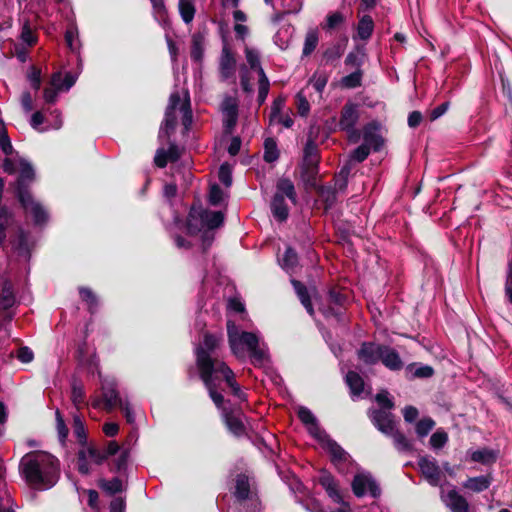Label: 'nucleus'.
I'll list each match as a JSON object with an SVG mask.
<instances>
[{"label":"nucleus","instance_id":"obj_56","mask_svg":"<svg viewBox=\"0 0 512 512\" xmlns=\"http://www.w3.org/2000/svg\"><path fill=\"white\" fill-rule=\"evenodd\" d=\"M219 180L225 186L230 187L232 184V169L230 164L224 163L219 168Z\"/></svg>","mask_w":512,"mask_h":512},{"label":"nucleus","instance_id":"obj_8","mask_svg":"<svg viewBox=\"0 0 512 512\" xmlns=\"http://www.w3.org/2000/svg\"><path fill=\"white\" fill-rule=\"evenodd\" d=\"M199 372L201 380L204 381L205 386L209 391L211 400L219 409L223 410V408H225L223 406L224 399L222 394L219 393L215 387L213 378L215 374L213 372V366L210 361L202 354L199 356Z\"/></svg>","mask_w":512,"mask_h":512},{"label":"nucleus","instance_id":"obj_52","mask_svg":"<svg viewBox=\"0 0 512 512\" xmlns=\"http://www.w3.org/2000/svg\"><path fill=\"white\" fill-rule=\"evenodd\" d=\"M72 402L78 410L85 401V391L82 385L74 383L72 386Z\"/></svg>","mask_w":512,"mask_h":512},{"label":"nucleus","instance_id":"obj_43","mask_svg":"<svg viewBox=\"0 0 512 512\" xmlns=\"http://www.w3.org/2000/svg\"><path fill=\"white\" fill-rule=\"evenodd\" d=\"M20 40L27 46L31 47L37 43V36L34 34L30 22L25 20L21 25Z\"/></svg>","mask_w":512,"mask_h":512},{"label":"nucleus","instance_id":"obj_20","mask_svg":"<svg viewBox=\"0 0 512 512\" xmlns=\"http://www.w3.org/2000/svg\"><path fill=\"white\" fill-rule=\"evenodd\" d=\"M187 232L190 235H196L204 232V241L208 239V232L206 231L205 224L199 213V206H192L187 218Z\"/></svg>","mask_w":512,"mask_h":512},{"label":"nucleus","instance_id":"obj_23","mask_svg":"<svg viewBox=\"0 0 512 512\" xmlns=\"http://www.w3.org/2000/svg\"><path fill=\"white\" fill-rule=\"evenodd\" d=\"M198 207L202 220H204L206 231L208 232V239L211 241L212 237L209 236L210 231L214 228H218L223 224L224 216L219 211H209L200 206Z\"/></svg>","mask_w":512,"mask_h":512},{"label":"nucleus","instance_id":"obj_63","mask_svg":"<svg viewBox=\"0 0 512 512\" xmlns=\"http://www.w3.org/2000/svg\"><path fill=\"white\" fill-rule=\"evenodd\" d=\"M28 80L34 90H39L41 85V72L35 67H31L28 72Z\"/></svg>","mask_w":512,"mask_h":512},{"label":"nucleus","instance_id":"obj_31","mask_svg":"<svg viewBox=\"0 0 512 512\" xmlns=\"http://www.w3.org/2000/svg\"><path fill=\"white\" fill-rule=\"evenodd\" d=\"M470 459L475 463L490 464L497 460V453L490 449L484 448L470 452Z\"/></svg>","mask_w":512,"mask_h":512},{"label":"nucleus","instance_id":"obj_18","mask_svg":"<svg viewBox=\"0 0 512 512\" xmlns=\"http://www.w3.org/2000/svg\"><path fill=\"white\" fill-rule=\"evenodd\" d=\"M221 338L216 335L206 334L204 337V342L196 348V357H197V367L199 368V356L202 354L204 357L210 361L211 364L217 362H223L222 360L213 359L211 354L215 351L219 344Z\"/></svg>","mask_w":512,"mask_h":512},{"label":"nucleus","instance_id":"obj_9","mask_svg":"<svg viewBox=\"0 0 512 512\" xmlns=\"http://www.w3.org/2000/svg\"><path fill=\"white\" fill-rule=\"evenodd\" d=\"M323 449L330 453L331 461L341 473H347V466L352 465L351 456L338 445L328 434L317 440Z\"/></svg>","mask_w":512,"mask_h":512},{"label":"nucleus","instance_id":"obj_48","mask_svg":"<svg viewBox=\"0 0 512 512\" xmlns=\"http://www.w3.org/2000/svg\"><path fill=\"white\" fill-rule=\"evenodd\" d=\"M280 263H282V267L286 270H291L297 266L298 263V256L294 249L288 247L285 251V254L280 260Z\"/></svg>","mask_w":512,"mask_h":512},{"label":"nucleus","instance_id":"obj_10","mask_svg":"<svg viewBox=\"0 0 512 512\" xmlns=\"http://www.w3.org/2000/svg\"><path fill=\"white\" fill-rule=\"evenodd\" d=\"M352 489L357 497H363L369 493L370 496L377 498L381 493L377 482L368 472H359L354 476Z\"/></svg>","mask_w":512,"mask_h":512},{"label":"nucleus","instance_id":"obj_26","mask_svg":"<svg viewBox=\"0 0 512 512\" xmlns=\"http://www.w3.org/2000/svg\"><path fill=\"white\" fill-rule=\"evenodd\" d=\"M375 151H378L383 145V139L378 133V128L375 124H367L364 128V144Z\"/></svg>","mask_w":512,"mask_h":512},{"label":"nucleus","instance_id":"obj_54","mask_svg":"<svg viewBox=\"0 0 512 512\" xmlns=\"http://www.w3.org/2000/svg\"><path fill=\"white\" fill-rule=\"evenodd\" d=\"M318 34L317 32H308L306 36V40H304L303 51L304 55H309L314 51L318 44Z\"/></svg>","mask_w":512,"mask_h":512},{"label":"nucleus","instance_id":"obj_49","mask_svg":"<svg viewBox=\"0 0 512 512\" xmlns=\"http://www.w3.org/2000/svg\"><path fill=\"white\" fill-rule=\"evenodd\" d=\"M327 83V76L324 72H316L310 78L308 85H311L314 90L322 93Z\"/></svg>","mask_w":512,"mask_h":512},{"label":"nucleus","instance_id":"obj_53","mask_svg":"<svg viewBox=\"0 0 512 512\" xmlns=\"http://www.w3.org/2000/svg\"><path fill=\"white\" fill-rule=\"evenodd\" d=\"M55 421H56V431H58L59 440L62 443H65V440L68 435V429L65 425V422H64V419L62 417L60 410L55 411Z\"/></svg>","mask_w":512,"mask_h":512},{"label":"nucleus","instance_id":"obj_19","mask_svg":"<svg viewBox=\"0 0 512 512\" xmlns=\"http://www.w3.org/2000/svg\"><path fill=\"white\" fill-rule=\"evenodd\" d=\"M369 417L372 419L376 428L382 433L392 434L394 422L389 410H372L370 411Z\"/></svg>","mask_w":512,"mask_h":512},{"label":"nucleus","instance_id":"obj_34","mask_svg":"<svg viewBox=\"0 0 512 512\" xmlns=\"http://www.w3.org/2000/svg\"><path fill=\"white\" fill-rule=\"evenodd\" d=\"M251 493V488L249 487L248 478L245 475H239L236 477L235 482V492L234 496L238 500H246Z\"/></svg>","mask_w":512,"mask_h":512},{"label":"nucleus","instance_id":"obj_14","mask_svg":"<svg viewBox=\"0 0 512 512\" xmlns=\"http://www.w3.org/2000/svg\"><path fill=\"white\" fill-rule=\"evenodd\" d=\"M418 464L426 481L432 486H437L441 482V468L437 465L434 458L429 456L421 457Z\"/></svg>","mask_w":512,"mask_h":512},{"label":"nucleus","instance_id":"obj_1","mask_svg":"<svg viewBox=\"0 0 512 512\" xmlns=\"http://www.w3.org/2000/svg\"><path fill=\"white\" fill-rule=\"evenodd\" d=\"M19 473L30 486L48 489L59 479L60 463L49 452H28L19 462Z\"/></svg>","mask_w":512,"mask_h":512},{"label":"nucleus","instance_id":"obj_42","mask_svg":"<svg viewBox=\"0 0 512 512\" xmlns=\"http://www.w3.org/2000/svg\"><path fill=\"white\" fill-rule=\"evenodd\" d=\"M490 482L487 477L479 476L474 478H469L466 483H464V487L470 489L474 492H482L488 489Z\"/></svg>","mask_w":512,"mask_h":512},{"label":"nucleus","instance_id":"obj_15","mask_svg":"<svg viewBox=\"0 0 512 512\" xmlns=\"http://www.w3.org/2000/svg\"><path fill=\"white\" fill-rule=\"evenodd\" d=\"M386 346L374 342H364L357 351L359 361L366 365H375L380 361L383 349Z\"/></svg>","mask_w":512,"mask_h":512},{"label":"nucleus","instance_id":"obj_44","mask_svg":"<svg viewBox=\"0 0 512 512\" xmlns=\"http://www.w3.org/2000/svg\"><path fill=\"white\" fill-rule=\"evenodd\" d=\"M388 435L392 437L394 446H396L399 451L408 452L411 450V443L400 431L393 429L392 434Z\"/></svg>","mask_w":512,"mask_h":512},{"label":"nucleus","instance_id":"obj_37","mask_svg":"<svg viewBox=\"0 0 512 512\" xmlns=\"http://www.w3.org/2000/svg\"><path fill=\"white\" fill-rule=\"evenodd\" d=\"M98 486L100 489H102L104 492L108 493L109 495H114L116 493H120L123 490V483L117 477L112 478L111 480L101 479L98 482Z\"/></svg>","mask_w":512,"mask_h":512},{"label":"nucleus","instance_id":"obj_59","mask_svg":"<svg viewBox=\"0 0 512 512\" xmlns=\"http://www.w3.org/2000/svg\"><path fill=\"white\" fill-rule=\"evenodd\" d=\"M245 57L248 64H250L252 69H255L257 73L259 74V70L263 69L261 66V62H259V55L258 52L253 49H246L245 50Z\"/></svg>","mask_w":512,"mask_h":512},{"label":"nucleus","instance_id":"obj_35","mask_svg":"<svg viewBox=\"0 0 512 512\" xmlns=\"http://www.w3.org/2000/svg\"><path fill=\"white\" fill-rule=\"evenodd\" d=\"M178 9L184 23L193 22L196 13L193 0H178Z\"/></svg>","mask_w":512,"mask_h":512},{"label":"nucleus","instance_id":"obj_11","mask_svg":"<svg viewBox=\"0 0 512 512\" xmlns=\"http://www.w3.org/2000/svg\"><path fill=\"white\" fill-rule=\"evenodd\" d=\"M222 418L226 423L229 431L236 437H241L245 434L244 415L238 408H223Z\"/></svg>","mask_w":512,"mask_h":512},{"label":"nucleus","instance_id":"obj_33","mask_svg":"<svg viewBox=\"0 0 512 512\" xmlns=\"http://www.w3.org/2000/svg\"><path fill=\"white\" fill-rule=\"evenodd\" d=\"M15 304V295L10 282L5 281L0 291V310L10 309Z\"/></svg>","mask_w":512,"mask_h":512},{"label":"nucleus","instance_id":"obj_24","mask_svg":"<svg viewBox=\"0 0 512 512\" xmlns=\"http://www.w3.org/2000/svg\"><path fill=\"white\" fill-rule=\"evenodd\" d=\"M390 371H400L403 367V362L400 355L395 349L386 346L382 351L380 360Z\"/></svg>","mask_w":512,"mask_h":512},{"label":"nucleus","instance_id":"obj_17","mask_svg":"<svg viewBox=\"0 0 512 512\" xmlns=\"http://www.w3.org/2000/svg\"><path fill=\"white\" fill-rule=\"evenodd\" d=\"M298 417L300 421H302V423L307 426V429L312 437H314L316 440L324 438L326 432L320 428L317 418L314 417L310 409L306 407H300L298 410Z\"/></svg>","mask_w":512,"mask_h":512},{"label":"nucleus","instance_id":"obj_5","mask_svg":"<svg viewBox=\"0 0 512 512\" xmlns=\"http://www.w3.org/2000/svg\"><path fill=\"white\" fill-rule=\"evenodd\" d=\"M120 446L115 440H110L103 450H99L92 444L83 445L77 452V471L83 475L91 472V465H100L111 456L119 453Z\"/></svg>","mask_w":512,"mask_h":512},{"label":"nucleus","instance_id":"obj_30","mask_svg":"<svg viewBox=\"0 0 512 512\" xmlns=\"http://www.w3.org/2000/svg\"><path fill=\"white\" fill-rule=\"evenodd\" d=\"M345 381L353 398L359 397L364 392V380L357 372L348 371Z\"/></svg>","mask_w":512,"mask_h":512},{"label":"nucleus","instance_id":"obj_12","mask_svg":"<svg viewBox=\"0 0 512 512\" xmlns=\"http://www.w3.org/2000/svg\"><path fill=\"white\" fill-rule=\"evenodd\" d=\"M318 164H319L318 146L311 139H309L307 141L306 146H304V149H303L302 170H303L304 174H308L310 176L316 174Z\"/></svg>","mask_w":512,"mask_h":512},{"label":"nucleus","instance_id":"obj_13","mask_svg":"<svg viewBox=\"0 0 512 512\" xmlns=\"http://www.w3.org/2000/svg\"><path fill=\"white\" fill-rule=\"evenodd\" d=\"M213 372L216 374H221L223 376L224 381L227 382L229 388L232 391V394L237 397L240 401H245L246 396L241 390V387L234 379V372L229 368L227 364L224 362H217L212 364Z\"/></svg>","mask_w":512,"mask_h":512},{"label":"nucleus","instance_id":"obj_58","mask_svg":"<svg viewBox=\"0 0 512 512\" xmlns=\"http://www.w3.org/2000/svg\"><path fill=\"white\" fill-rule=\"evenodd\" d=\"M361 83V72L357 70L351 74L346 75L342 79V84L346 88H356Z\"/></svg>","mask_w":512,"mask_h":512},{"label":"nucleus","instance_id":"obj_57","mask_svg":"<svg viewBox=\"0 0 512 512\" xmlns=\"http://www.w3.org/2000/svg\"><path fill=\"white\" fill-rule=\"evenodd\" d=\"M81 299L87 302L89 310L93 311L97 307V298L89 288H80Z\"/></svg>","mask_w":512,"mask_h":512},{"label":"nucleus","instance_id":"obj_32","mask_svg":"<svg viewBox=\"0 0 512 512\" xmlns=\"http://www.w3.org/2000/svg\"><path fill=\"white\" fill-rule=\"evenodd\" d=\"M292 286H294L296 293L298 295V298L301 301L302 306L304 309L308 311L310 315H313V308L312 303L308 294V290L304 285L297 281V280H291Z\"/></svg>","mask_w":512,"mask_h":512},{"label":"nucleus","instance_id":"obj_46","mask_svg":"<svg viewBox=\"0 0 512 512\" xmlns=\"http://www.w3.org/2000/svg\"><path fill=\"white\" fill-rule=\"evenodd\" d=\"M2 468H3V462L1 461V458H0V471ZM10 502H11L10 494L7 491L6 484L3 483V481L1 480V477H0V512H11V510L9 508Z\"/></svg>","mask_w":512,"mask_h":512},{"label":"nucleus","instance_id":"obj_51","mask_svg":"<svg viewBox=\"0 0 512 512\" xmlns=\"http://www.w3.org/2000/svg\"><path fill=\"white\" fill-rule=\"evenodd\" d=\"M447 441L448 435L444 430H436L430 438L431 446L435 450L443 448Z\"/></svg>","mask_w":512,"mask_h":512},{"label":"nucleus","instance_id":"obj_36","mask_svg":"<svg viewBox=\"0 0 512 512\" xmlns=\"http://www.w3.org/2000/svg\"><path fill=\"white\" fill-rule=\"evenodd\" d=\"M374 31V22L373 19L365 15L360 19L357 26V35L359 39L367 40L371 36Z\"/></svg>","mask_w":512,"mask_h":512},{"label":"nucleus","instance_id":"obj_6","mask_svg":"<svg viewBox=\"0 0 512 512\" xmlns=\"http://www.w3.org/2000/svg\"><path fill=\"white\" fill-rule=\"evenodd\" d=\"M285 197L289 199L291 203H297L295 186L288 178L283 177L278 179L276 184V192L273 196L272 203H270L272 214L279 222L285 221L289 214Z\"/></svg>","mask_w":512,"mask_h":512},{"label":"nucleus","instance_id":"obj_45","mask_svg":"<svg viewBox=\"0 0 512 512\" xmlns=\"http://www.w3.org/2000/svg\"><path fill=\"white\" fill-rule=\"evenodd\" d=\"M65 42L69 49L73 52H78L79 48L81 47V43L78 39V32L76 27L71 26L68 28L65 32Z\"/></svg>","mask_w":512,"mask_h":512},{"label":"nucleus","instance_id":"obj_62","mask_svg":"<svg viewBox=\"0 0 512 512\" xmlns=\"http://www.w3.org/2000/svg\"><path fill=\"white\" fill-rule=\"evenodd\" d=\"M369 147L367 145H359L351 154L350 158L355 162H363L369 155Z\"/></svg>","mask_w":512,"mask_h":512},{"label":"nucleus","instance_id":"obj_64","mask_svg":"<svg viewBox=\"0 0 512 512\" xmlns=\"http://www.w3.org/2000/svg\"><path fill=\"white\" fill-rule=\"evenodd\" d=\"M169 161L168 154L164 148H158L154 156V163L158 167H165Z\"/></svg>","mask_w":512,"mask_h":512},{"label":"nucleus","instance_id":"obj_61","mask_svg":"<svg viewBox=\"0 0 512 512\" xmlns=\"http://www.w3.org/2000/svg\"><path fill=\"white\" fill-rule=\"evenodd\" d=\"M117 454L118 456L114 461V468H112L111 470L115 472H121L127 467L128 452L120 449L119 453Z\"/></svg>","mask_w":512,"mask_h":512},{"label":"nucleus","instance_id":"obj_41","mask_svg":"<svg viewBox=\"0 0 512 512\" xmlns=\"http://www.w3.org/2000/svg\"><path fill=\"white\" fill-rule=\"evenodd\" d=\"M278 157L279 151L275 139L267 138L264 142V160L267 163H273Z\"/></svg>","mask_w":512,"mask_h":512},{"label":"nucleus","instance_id":"obj_4","mask_svg":"<svg viewBox=\"0 0 512 512\" xmlns=\"http://www.w3.org/2000/svg\"><path fill=\"white\" fill-rule=\"evenodd\" d=\"M178 106L180 114H182L183 125L185 128L188 129L193 122V114L191 113L190 109L188 92H185V98L183 102L180 99L179 92H172L166 107L163 124L160 128V132H158V138L168 139L169 135H171V133L174 131L176 125L175 111Z\"/></svg>","mask_w":512,"mask_h":512},{"label":"nucleus","instance_id":"obj_2","mask_svg":"<svg viewBox=\"0 0 512 512\" xmlns=\"http://www.w3.org/2000/svg\"><path fill=\"white\" fill-rule=\"evenodd\" d=\"M4 171L9 174L19 173L17 180V194L22 207L31 214L33 221L37 225L46 223L48 220V213L41 204L33 200L30 193L25 189V186L33 180L34 171L32 166L24 159L12 161L5 159L3 164Z\"/></svg>","mask_w":512,"mask_h":512},{"label":"nucleus","instance_id":"obj_60","mask_svg":"<svg viewBox=\"0 0 512 512\" xmlns=\"http://www.w3.org/2000/svg\"><path fill=\"white\" fill-rule=\"evenodd\" d=\"M224 198V193L218 185L210 186L209 203L212 206H218Z\"/></svg>","mask_w":512,"mask_h":512},{"label":"nucleus","instance_id":"obj_28","mask_svg":"<svg viewBox=\"0 0 512 512\" xmlns=\"http://www.w3.org/2000/svg\"><path fill=\"white\" fill-rule=\"evenodd\" d=\"M407 377L410 380L413 379H428L434 374V370L429 365H422L418 363H412L406 368Z\"/></svg>","mask_w":512,"mask_h":512},{"label":"nucleus","instance_id":"obj_38","mask_svg":"<svg viewBox=\"0 0 512 512\" xmlns=\"http://www.w3.org/2000/svg\"><path fill=\"white\" fill-rule=\"evenodd\" d=\"M205 47V37L200 33L193 35L192 51H190V57L195 62H200L203 56V48Z\"/></svg>","mask_w":512,"mask_h":512},{"label":"nucleus","instance_id":"obj_7","mask_svg":"<svg viewBox=\"0 0 512 512\" xmlns=\"http://www.w3.org/2000/svg\"><path fill=\"white\" fill-rule=\"evenodd\" d=\"M358 118L359 114L356 104L347 103L343 106L338 125L346 133L348 141L351 143H356L360 138V132L356 128Z\"/></svg>","mask_w":512,"mask_h":512},{"label":"nucleus","instance_id":"obj_40","mask_svg":"<svg viewBox=\"0 0 512 512\" xmlns=\"http://www.w3.org/2000/svg\"><path fill=\"white\" fill-rule=\"evenodd\" d=\"M269 92V81L263 69H260V76H258V95L257 102L263 105L266 101Z\"/></svg>","mask_w":512,"mask_h":512},{"label":"nucleus","instance_id":"obj_47","mask_svg":"<svg viewBox=\"0 0 512 512\" xmlns=\"http://www.w3.org/2000/svg\"><path fill=\"white\" fill-rule=\"evenodd\" d=\"M435 422L433 419L426 417L418 421L415 426L416 434L423 438L428 435L434 428Z\"/></svg>","mask_w":512,"mask_h":512},{"label":"nucleus","instance_id":"obj_39","mask_svg":"<svg viewBox=\"0 0 512 512\" xmlns=\"http://www.w3.org/2000/svg\"><path fill=\"white\" fill-rule=\"evenodd\" d=\"M73 431L74 435L82 446L87 444V434H86V428L84 421L82 420L81 416L78 414H75L73 416Z\"/></svg>","mask_w":512,"mask_h":512},{"label":"nucleus","instance_id":"obj_25","mask_svg":"<svg viewBox=\"0 0 512 512\" xmlns=\"http://www.w3.org/2000/svg\"><path fill=\"white\" fill-rule=\"evenodd\" d=\"M223 124L228 130L232 129L237 120V106L233 99L227 98L223 101L222 106Z\"/></svg>","mask_w":512,"mask_h":512},{"label":"nucleus","instance_id":"obj_50","mask_svg":"<svg viewBox=\"0 0 512 512\" xmlns=\"http://www.w3.org/2000/svg\"><path fill=\"white\" fill-rule=\"evenodd\" d=\"M296 105L298 114L301 116H308L310 112V104L307 100V95L304 94V90H301L296 95Z\"/></svg>","mask_w":512,"mask_h":512},{"label":"nucleus","instance_id":"obj_29","mask_svg":"<svg viewBox=\"0 0 512 512\" xmlns=\"http://www.w3.org/2000/svg\"><path fill=\"white\" fill-rule=\"evenodd\" d=\"M76 82V78L71 73H66L63 77L61 72H55L51 77V86L56 90L68 91Z\"/></svg>","mask_w":512,"mask_h":512},{"label":"nucleus","instance_id":"obj_16","mask_svg":"<svg viewBox=\"0 0 512 512\" xmlns=\"http://www.w3.org/2000/svg\"><path fill=\"white\" fill-rule=\"evenodd\" d=\"M117 384L114 379L101 380L102 400L105 401L106 410L110 411L120 404L121 398L116 390Z\"/></svg>","mask_w":512,"mask_h":512},{"label":"nucleus","instance_id":"obj_3","mask_svg":"<svg viewBox=\"0 0 512 512\" xmlns=\"http://www.w3.org/2000/svg\"><path fill=\"white\" fill-rule=\"evenodd\" d=\"M228 339L232 354L239 360L250 357L255 366H263L268 361L265 345L259 342L254 332L240 331L232 321L227 323Z\"/></svg>","mask_w":512,"mask_h":512},{"label":"nucleus","instance_id":"obj_55","mask_svg":"<svg viewBox=\"0 0 512 512\" xmlns=\"http://www.w3.org/2000/svg\"><path fill=\"white\" fill-rule=\"evenodd\" d=\"M286 99L283 96H278L274 101L272 106H270V114L269 119H276L277 116L282 115L283 109L285 107Z\"/></svg>","mask_w":512,"mask_h":512},{"label":"nucleus","instance_id":"obj_27","mask_svg":"<svg viewBox=\"0 0 512 512\" xmlns=\"http://www.w3.org/2000/svg\"><path fill=\"white\" fill-rule=\"evenodd\" d=\"M319 483L322 485L326 493L329 494V496L335 503H342L341 494L338 492L337 484L330 473L323 472L320 475Z\"/></svg>","mask_w":512,"mask_h":512},{"label":"nucleus","instance_id":"obj_21","mask_svg":"<svg viewBox=\"0 0 512 512\" xmlns=\"http://www.w3.org/2000/svg\"><path fill=\"white\" fill-rule=\"evenodd\" d=\"M220 76L222 80L227 81L234 76L235 59L227 47H223L219 64Z\"/></svg>","mask_w":512,"mask_h":512},{"label":"nucleus","instance_id":"obj_22","mask_svg":"<svg viewBox=\"0 0 512 512\" xmlns=\"http://www.w3.org/2000/svg\"><path fill=\"white\" fill-rule=\"evenodd\" d=\"M443 501L452 512H469L467 500L456 490H450L443 495Z\"/></svg>","mask_w":512,"mask_h":512}]
</instances>
